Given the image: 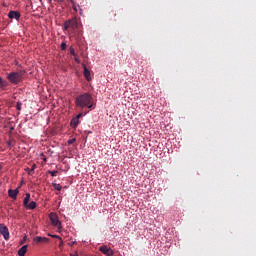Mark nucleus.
Instances as JSON below:
<instances>
[{
	"label": "nucleus",
	"mask_w": 256,
	"mask_h": 256,
	"mask_svg": "<svg viewBox=\"0 0 256 256\" xmlns=\"http://www.w3.org/2000/svg\"><path fill=\"white\" fill-rule=\"evenodd\" d=\"M48 2L51 4V3H52V0H48Z\"/></svg>",
	"instance_id": "nucleus-33"
},
{
	"label": "nucleus",
	"mask_w": 256,
	"mask_h": 256,
	"mask_svg": "<svg viewBox=\"0 0 256 256\" xmlns=\"http://www.w3.org/2000/svg\"><path fill=\"white\" fill-rule=\"evenodd\" d=\"M8 17L10 19H16L19 20L21 18V13L18 11H10V13L8 14Z\"/></svg>",
	"instance_id": "nucleus-9"
},
{
	"label": "nucleus",
	"mask_w": 256,
	"mask_h": 256,
	"mask_svg": "<svg viewBox=\"0 0 256 256\" xmlns=\"http://www.w3.org/2000/svg\"><path fill=\"white\" fill-rule=\"evenodd\" d=\"M36 168H37V166L35 164H33L32 167L27 168L26 171H28L29 175H34Z\"/></svg>",
	"instance_id": "nucleus-13"
},
{
	"label": "nucleus",
	"mask_w": 256,
	"mask_h": 256,
	"mask_svg": "<svg viewBox=\"0 0 256 256\" xmlns=\"http://www.w3.org/2000/svg\"><path fill=\"white\" fill-rule=\"evenodd\" d=\"M26 240H27V237L24 236V239H23V241L21 242V244H24Z\"/></svg>",
	"instance_id": "nucleus-27"
},
{
	"label": "nucleus",
	"mask_w": 256,
	"mask_h": 256,
	"mask_svg": "<svg viewBox=\"0 0 256 256\" xmlns=\"http://www.w3.org/2000/svg\"><path fill=\"white\" fill-rule=\"evenodd\" d=\"M74 142H76V138H71V140H68V145H73Z\"/></svg>",
	"instance_id": "nucleus-20"
},
{
	"label": "nucleus",
	"mask_w": 256,
	"mask_h": 256,
	"mask_svg": "<svg viewBox=\"0 0 256 256\" xmlns=\"http://www.w3.org/2000/svg\"><path fill=\"white\" fill-rule=\"evenodd\" d=\"M72 8L74 11H77V6L73 5Z\"/></svg>",
	"instance_id": "nucleus-28"
},
{
	"label": "nucleus",
	"mask_w": 256,
	"mask_h": 256,
	"mask_svg": "<svg viewBox=\"0 0 256 256\" xmlns=\"http://www.w3.org/2000/svg\"><path fill=\"white\" fill-rule=\"evenodd\" d=\"M16 109L17 110H21L22 109V104L20 102H17Z\"/></svg>",
	"instance_id": "nucleus-21"
},
{
	"label": "nucleus",
	"mask_w": 256,
	"mask_h": 256,
	"mask_svg": "<svg viewBox=\"0 0 256 256\" xmlns=\"http://www.w3.org/2000/svg\"><path fill=\"white\" fill-rule=\"evenodd\" d=\"M30 198H31L30 193H26V194H25V198H24V202H23L24 207H26V208L28 207Z\"/></svg>",
	"instance_id": "nucleus-12"
},
{
	"label": "nucleus",
	"mask_w": 256,
	"mask_h": 256,
	"mask_svg": "<svg viewBox=\"0 0 256 256\" xmlns=\"http://www.w3.org/2000/svg\"><path fill=\"white\" fill-rule=\"evenodd\" d=\"M20 188H21V186H18V188H16L15 190L10 189V190L8 191L9 197L12 198V199H14V200H16L18 194L20 193V190H19Z\"/></svg>",
	"instance_id": "nucleus-7"
},
{
	"label": "nucleus",
	"mask_w": 256,
	"mask_h": 256,
	"mask_svg": "<svg viewBox=\"0 0 256 256\" xmlns=\"http://www.w3.org/2000/svg\"><path fill=\"white\" fill-rule=\"evenodd\" d=\"M75 61H76L77 63H80V60H79V58L77 57V54H76V56H75Z\"/></svg>",
	"instance_id": "nucleus-26"
},
{
	"label": "nucleus",
	"mask_w": 256,
	"mask_h": 256,
	"mask_svg": "<svg viewBox=\"0 0 256 256\" xmlns=\"http://www.w3.org/2000/svg\"><path fill=\"white\" fill-rule=\"evenodd\" d=\"M3 170V166L2 165H0V172Z\"/></svg>",
	"instance_id": "nucleus-32"
},
{
	"label": "nucleus",
	"mask_w": 256,
	"mask_h": 256,
	"mask_svg": "<svg viewBox=\"0 0 256 256\" xmlns=\"http://www.w3.org/2000/svg\"><path fill=\"white\" fill-rule=\"evenodd\" d=\"M42 157H44V154H42ZM43 161H44V162H47V158L44 157V158H43Z\"/></svg>",
	"instance_id": "nucleus-31"
},
{
	"label": "nucleus",
	"mask_w": 256,
	"mask_h": 256,
	"mask_svg": "<svg viewBox=\"0 0 256 256\" xmlns=\"http://www.w3.org/2000/svg\"><path fill=\"white\" fill-rule=\"evenodd\" d=\"M52 187H53L55 190H58V191H61V190H62V185L57 184V183L52 184Z\"/></svg>",
	"instance_id": "nucleus-16"
},
{
	"label": "nucleus",
	"mask_w": 256,
	"mask_h": 256,
	"mask_svg": "<svg viewBox=\"0 0 256 256\" xmlns=\"http://www.w3.org/2000/svg\"><path fill=\"white\" fill-rule=\"evenodd\" d=\"M22 73L21 72H11L8 74V79L10 81V83L12 84H18L21 82V78H22Z\"/></svg>",
	"instance_id": "nucleus-2"
},
{
	"label": "nucleus",
	"mask_w": 256,
	"mask_h": 256,
	"mask_svg": "<svg viewBox=\"0 0 256 256\" xmlns=\"http://www.w3.org/2000/svg\"><path fill=\"white\" fill-rule=\"evenodd\" d=\"M0 235H2L5 240H8L10 238L8 228L4 224H0Z\"/></svg>",
	"instance_id": "nucleus-4"
},
{
	"label": "nucleus",
	"mask_w": 256,
	"mask_h": 256,
	"mask_svg": "<svg viewBox=\"0 0 256 256\" xmlns=\"http://www.w3.org/2000/svg\"><path fill=\"white\" fill-rule=\"evenodd\" d=\"M0 86L3 87L5 86L4 82H3V79L0 77Z\"/></svg>",
	"instance_id": "nucleus-23"
},
{
	"label": "nucleus",
	"mask_w": 256,
	"mask_h": 256,
	"mask_svg": "<svg viewBox=\"0 0 256 256\" xmlns=\"http://www.w3.org/2000/svg\"><path fill=\"white\" fill-rule=\"evenodd\" d=\"M83 69H84V72H83L84 77L87 79V81H91V72L85 64H83Z\"/></svg>",
	"instance_id": "nucleus-10"
},
{
	"label": "nucleus",
	"mask_w": 256,
	"mask_h": 256,
	"mask_svg": "<svg viewBox=\"0 0 256 256\" xmlns=\"http://www.w3.org/2000/svg\"><path fill=\"white\" fill-rule=\"evenodd\" d=\"M75 105L80 109H91L93 107V97L90 93L80 94L75 98Z\"/></svg>",
	"instance_id": "nucleus-1"
},
{
	"label": "nucleus",
	"mask_w": 256,
	"mask_h": 256,
	"mask_svg": "<svg viewBox=\"0 0 256 256\" xmlns=\"http://www.w3.org/2000/svg\"><path fill=\"white\" fill-rule=\"evenodd\" d=\"M49 238H46L45 236H36L34 239V243L40 244V243H48Z\"/></svg>",
	"instance_id": "nucleus-8"
},
{
	"label": "nucleus",
	"mask_w": 256,
	"mask_h": 256,
	"mask_svg": "<svg viewBox=\"0 0 256 256\" xmlns=\"http://www.w3.org/2000/svg\"><path fill=\"white\" fill-rule=\"evenodd\" d=\"M83 117V113L82 112H80L78 115H77V120L79 121V118H82Z\"/></svg>",
	"instance_id": "nucleus-22"
},
{
	"label": "nucleus",
	"mask_w": 256,
	"mask_h": 256,
	"mask_svg": "<svg viewBox=\"0 0 256 256\" xmlns=\"http://www.w3.org/2000/svg\"><path fill=\"white\" fill-rule=\"evenodd\" d=\"M75 244H76V241H71V242L68 243L69 246H73Z\"/></svg>",
	"instance_id": "nucleus-25"
},
{
	"label": "nucleus",
	"mask_w": 256,
	"mask_h": 256,
	"mask_svg": "<svg viewBox=\"0 0 256 256\" xmlns=\"http://www.w3.org/2000/svg\"><path fill=\"white\" fill-rule=\"evenodd\" d=\"M60 48H61V50H66V48H67V44H66V42H62L61 43V45H60Z\"/></svg>",
	"instance_id": "nucleus-18"
},
{
	"label": "nucleus",
	"mask_w": 256,
	"mask_h": 256,
	"mask_svg": "<svg viewBox=\"0 0 256 256\" xmlns=\"http://www.w3.org/2000/svg\"><path fill=\"white\" fill-rule=\"evenodd\" d=\"M70 256H78L77 251H75L74 254H71Z\"/></svg>",
	"instance_id": "nucleus-30"
},
{
	"label": "nucleus",
	"mask_w": 256,
	"mask_h": 256,
	"mask_svg": "<svg viewBox=\"0 0 256 256\" xmlns=\"http://www.w3.org/2000/svg\"><path fill=\"white\" fill-rule=\"evenodd\" d=\"M70 53L73 55V57H76V52H75V49L71 46L70 47Z\"/></svg>",
	"instance_id": "nucleus-19"
},
{
	"label": "nucleus",
	"mask_w": 256,
	"mask_h": 256,
	"mask_svg": "<svg viewBox=\"0 0 256 256\" xmlns=\"http://www.w3.org/2000/svg\"><path fill=\"white\" fill-rule=\"evenodd\" d=\"M27 244H25L23 247H21L19 250H18V255L19 256H25L26 253H27Z\"/></svg>",
	"instance_id": "nucleus-11"
},
{
	"label": "nucleus",
	"mask_w": 256,
	"mask_h": 256,
	"mask_svg": "<svg viewBox=\"0 0 256 256\" xmlns=\"http://www.w3.org/2000/svg\"><path fill=\"white\" fill-rule=\"evenodd\" d=\"M78 124H79L78 118H77V117L72 118V120H71V126H72V127H77Z\"/></svg>",
	"instance_id": "nucleus-15"
},
{
	"label": "nucleus",
	"mask_w": 256,
	"mask_h": 256,
	"mask_svg": "<svg viewBox=\"0 0 256 256\" xmlns=\"http://www.w3.org/2000/svg\"><path fill=\"white\" fill-rule=\"evenodd\" d=\"M62 245H63V240L61 239L59 243V247H61Z\"/></svg>",
	"instance_id": "nucleus-29"
},
{
	"label": "nucleus",
	"mask_w": 256,
	"mask_h": 256,
	"mask_svg": "<svg viewBox=\"0 0 256 256\" xmlns=\"http://www.w3.org/2000/svg\"><path fill=\"white\" fill-rule=\"evenodd\" d=\"M48 173L51 174L52 177H57V174H58V170H48Z\"/></svg>",
	"instance_id": "nucleus-17"
},
{
	"label": "nucleus",
	"mask_w": 256,
	"mask_h": 256,
	"mask_svg": "<svg viewBox=\"0 0 256 256\" xmlns=\"http://www.w3.org/2000/svg\"><path fill=\"white\" fill-rule=\"evenodd\" d=\"M50 219L54 227H57L58 229L61 228L62 223L59 221L56 214H51Z\"/></svg>",
	"instance_id": "nucleus-5"
},
{
	"label": "nucleus",
	"mask_w": 256,
	"mask_h": 256,
	"mask_svg": "<svg viewBox=\"0 0 256 256\" xmlns=\"http://www.w3.org/2000/svg\"><path fill=\"white\" fill-rule=\"evenodd\" d=\"M99 251L102 252L106 256H113L114 255L113 249L108 248L107 246L100 247Z\"/></svg>",
	"instance_id": "nucleus-6"
},
{
	"label": "nucleus",
	"mask_w": 256,
	"mask_h": 256,
	"mask_svg": "<svg viewBox=\"0 0 256 256\" xmlns=\"http://www.w3.org/2000/svg\"><path fill=\"white\" fill-rule=\"evenodd\" d=\"M37 204L35 201H31L30 204L27 205L26 208H28L29 210H35Z\"/></svg>",
	"instance_id": "nucleus-14"
},
{
	"label": "nucleus",
	"mask_w": 256,
	"mask_h": 256,
	"mask_svg": "<svg viewBox=\"0 0 256 256\" xmlns=\"http://www.w3.org/2000/svg\"><path fill=\"white\" fill-rule=\"evenodd\" d=\"M78 28V23H77V19L76 18H73L71 20H68L64 23V29L67 30V29H72V30H75Z\"/></svg>",
	"instance_id": "nucleus-3"
},
{
	"label": "nucleus",
	"mask_w": 256,
	"mask_h": 256,
	"mask_svg": "<svg viewBox=\"0 0 256 256\" xmlns=\"http://www.w3.org/2000/svg\"><path fill=\"white\" fill-rule=\"evenodd\" d=\"M51 236H52V238H58V239L62 240L61 236H59V235H51Z\"/></svg>",
	"instance_id": "nucleus-24"
}]
</instances>
